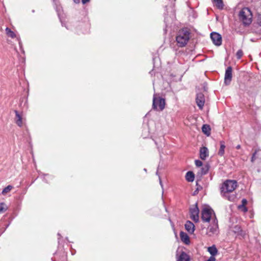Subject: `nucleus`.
Returning <instances> with one entry per match:
<instances>
[{"label":"nucleus","mask_w":261,"mask_h":261,"mask_svg":"<svg viewBox=\"0 0 261 261\" xmlns=\"http://www.w3.org/2000/svg\"><path fill=\"white\" fill-rule=\"evenodd\" d=\"M190 31L187 29H182L178 31L176 37L177 43L179 47L185 46L190 39Z\"/></svg>","instance_id":"nucleus-1"},{"label":"nucleus","mask_w":261,"mask_h":261,"mask_svg":"<svg viewBox=\"0 0 261 261\" xmlns=\"http://www.w3.org/2000/svg\"><path fill=\"white\" fill-rule=\"evenodd\" d=\"M237 186L238 184L236 180H226L221 188V193L225 195L228 193L232 192L236 189Z\"/></svg>","instance_id":"nucleus-2"},{"label":"nucleus","mask_w":261,"mask_h":261,"mask_svg":"<svg viewBox=\"0 0 261 261\" xmlns=\"http://www.w3.org/2000/svg\"><path fill=\"white\" fill-rule=\"evenodd\" d=\"M239 18L245 25L250 24L252 22V13L250 9L247 7L243 8L239 13Z\"/></svg>","instance_id":"nucleus-3"},{"label":"nucleus","mask_w":261,"mask_h":261,"mask_svg":"<svg viewBox=\"0 0 261 261\" xmlns=\"http://www.w3.org/2000/svg\"><path fill=\"white\" fill-rule=\"evenodd\" d=\"M216 216L214 211L209 206L204 207L201 211V219L204 222H209L212 221Z\"/></svg>","instance_id":"nucleus-4"},{"label":"nucleus","mask_w":261,"mask_h":261,"mask_svg":"<svg viewBox=\"0 0 261 261\" xmlns=\"http://www.w3.org/2000/svg\"><path fill=\"white\" fill-rule=\"evenodd\" d=\"M165 100L160 97H157L156 94L153 95L152 109L155 110L163 111L165 108Z\"/></svg>","instance_id":"nucleus-5"},{"label":"nucleus","mask_w":261,"mask_h":261,"mask_svg":"<svg viewBox=\"0 0 261 261\" xmlns=\"http://www.w3.org/2000/svg\"><path fill=\"white\" fill-rule=\"evenodd\" d=\"M218 220L216 217L215 216V218L213 220L212 224L210 225L207 228V233L211 236L214 234H216L218 232Z\"/></svg>","instance_id":"nucleus-6"},{"label":"nucleus","mask_w":261,"mask_h":261,"mask_svg":"<svg viewBox=\"0 0 261 261\" xmlns=\"http://www.w3.org/2000/svg\"><path fill=\"white\" fill-rule=\"evenodd\" d=\"M190 218L195 222L199 221V210L198 207L197 203H196L193 207L190 208Z\"/></svg>","instance_id":"nucleus-7"},{"label":"nucleus","mask_w":261,"mask_h":261,"mask_svg":"<svg viewBox=\"0 0 261 261\" xmlns=\"http://www.w3.org/2000/svg\"><path fill=\"white\" fill-rule=\"evenodd\" d=\"M211 38L215 45L220 46L222 44V37L219 33L216 32L211 33Z\"/></svg>","instance_id":"nucleus-8"},{"label":"nucleus","mask_w":261,"mask_h":261,"mask_svg":"<svg viewBox=\"0 0 261 261\" xmlns=\"http://www.w3.org/2000/svg\"><path fill=\"white\" fill-rule=\"evenodd\" d=\"M196 102L199 109L202 110L205 103V98L202 93L200 92L197 94Z\"/></svg>","instance_id":"nucleus-9"},{"label":"nucleus","mask_w":261,"mask_h":261,"mask_svg":"<svg viewBox=\"0 0 261 261\" xmlns=\"http://www.w3.org/2000/svg\"><path fill=\"white\" fill-rule=\"evenodd\" d=\"M232 79V68L229 66L227 68L225 73L224 83L228 85L230 84Z\"/></svg>","instance_id":"nucleus-10"},{"label":"nucleus","mask_w":261,"mask_h":261,"mask_svg":"<svg viewBox=\"0 0 261 261\" xmlns=\"http://www.w3.org/2000/svg\"><path fill=\"white\" fill-rule=\"evenodd\" d=\"M185 227L186 230L191 234H192L195 230L194 224L190 221H187L185 224Z\"/></svg>","instance_id":"nucleus-11"},{"label":"nucleus","mask_w":261,"mask_h":261,"mask_svg":"<svg viewBox=\"0 0 261 261\" xmlns=\"http://www.w3.org/2000/svg\"><path fill=\"white\" fill-rule=\"evenodd\" d=\"M208 156V150L207 147H203L200 149V158L204 160Z\"/></svg>","instance_id":"nucleus-12"},{"label":"nucleus","mask_w":261,"mask_h":261,"mask_svg":"<svg viewBox=\"0 0 261 261\" xmlns=\"http://www.w3.org/2000/svg\"><path fill=\"white\" fill-rule=\"evenodd\" d=\"M180 238L182 242L186 245H189L190 243V238L188 235L184 231H180L179 233Z\"/></svg>","instance_id":"nucleus-13"},{"label":"nucleus","mask_w":261,"mask_h":261,"mask_svg":"<svg viewBox=\"0 0 261 261\" xmlns=\"http://www.w3.org/2000/svg\"><path fill=\"white\" fill-rule=\"evenodd\" d=\"M177 261H190L189 256L185 252H182Z\"/></svg>","instance_id":"nucleus-14"},{"label":"nucleus","mask_w":261,"mask_h":261,"mask_svg":"<svg viewBox=\"0 0 261 261\" xmlns=\"http://www.w3.org/2000/svg\"><path fill=\"white\" fill-rule=\"evenodd\" d=\"M210 169V165L208 164H205L200 169V172L198 173L200 176L205 175L207 173Z\"/></svg>","instance_id":"nucleus-15"},{"label":"nucleus","mask_w":261,"mask_h":261,"mask_svg":"<svg viewBox=\"0 0 261 261\" xmlns=\"http://www.w3.org/2000/svg\"><path fill=\"white\" fill-rule=\"evenodd\" d=\"M186 179L189 182H192L195 178V175L192 171H188L186 174Z\"/></svg>","instance_id":"nucleus-16"},{"label":"nucleus","mask_w":261,"mask_h":261,"mask_svg":"<svg viewBox=\"0 0 261 261\" xmlns=\"http://www.w3.org/2000/svg\"><path fill=\"white\" fill-rule=\"evenodd\" d=\"M14 112L16 115V123L19 126H21L22 125L21 116L19 114L17 111L15 110Z\"/></svg>","instance_id":"nucleus-17"},{"label":"nucleus","mask_w":261,"mask_h":261,"mask_svg":"<svg viewBox=\"0 0 261 261\" xmlns=\"http://www.w3.org/2000/svg\"><path fill=\"white\" fill-rule=\"evenodd\" d=\"M207 251L211 255L213 256H215L218 253V250L215 245H213L212 246L208 247Z\"/></svg>","instance_id":"nucleus-18"},{"label":"nucleus","mask_w":261,"mask_h":261,"mask_svg":"<svg viewBox=\"0 0 261 261\" xmlns=\"http://www.w3.org/2000/svg\"><path fill=\"white\" fill-rule=\"evenodd\" d=\"M202 132L206 136H208L211 134V128L209 125L204 124L202 127Z\"/></svg>","instance_id":"nucleus-19"},{"label":"nucleus","mask_w":261,"mask_h":261,"mask_svg":"<svg viewBox=\"0 0 261 261\" xmlns=\"http://www.w3.org/2000/svg\"><path fill=\"white\" fill-rule=\"evenodd\" d=\"M225 148V143L223 141L220 142V148L218 152V154L223 156L224 154V149Z\"/></svg>","instance_id":"nucleus-20"},{"label":"nucleus","mask_w":261,"mask_h":261,"mask_svg":"<svg viewBox=\"0 0 261 261\" xmlns=\"http://www.w3.org/2000/svg\"><path fill=\"white\" fill-rule=\"evenodd\" d=\"M213 2L215 4L216 6L219 9H222L224 7L222 0H213Z\"/></svg>","instance_id":"nucleus-21"},{"label":"nucleus","mask_w":261,"mask_h":261,"mask_svg":"<svg viewBox=\"0 0 261 261\" xmlns=\"http://www.w3.org/2000/svg\"><path fill=\"white\" fill-rule=\"evenodd\" d=\"M6 33L7 35L12 38H14L16 37V35L14 32L11 30L9 28H6Z\"/></svg>","instance_id":"nucleus-22"},{"label":"nucleus","mask_w":261,"mask_h":261,"mask_svg":"<svg viewBox=\"0 0 261 261\" xmlns=\"http://www.w3.org/2000/svg\"><path fill=\"white\" fill-rule=\"evenodd\" d=\"M13 189V186L11 185H8L7 187L5 188L2 192V194L3 195H6L8 193H9L12 189Z\"/></svg>","instance_id":"nucleus-23"},{"label":"nucleus","mask_w":261,"mask_h":261,"mask_svg":"<svg viewBox=\"0 0 261 261\" xmlns=\"http://www.w3.org/2000/svg\"><path fill=\"white\" fill-rule=\"evenodd\" d=\"M7 210V206L4 202L0 203V213L5 212Z\"/></svg>","instance_id":"nucleus-24"},{"label":"nucleus","mask_w":261,"mask_h":261,"mask_svg":"<svg viewBox=\"0 0 261 261\" xmlns=\"http://www.w3.org/2000/svg\"><path fill=\"white\" fill-rule=\"evenodd\" d=\"M247 201L246 199H243L242 200V205L239 206V208L243 207L244 208V211L246 212L247 211V208L245 206V205L247 204Z\"/></svg>","instance_id":"nucleus-25"},{"label":"nucleus","mask_w":261,"mask_h":261,"mask_svg":"<svg viewBox=\"0 0 261 261\" xmlns=\"http://www.w3.org/2000/svg\"><path fill=\"white\" fill-rule=\"evenodd\" d=\"M243 55V52L241 49H239L236 53V57L238 59H240Z\"/></svg>","instance_id":"nucleus-26"},{"label":"nucleus","mask_w":261,"mask_h":261,"mask_svg":"<svg viewBox=\"0 0 261 261\" xmlns=\"http://www.w3.org/2000/svg\"><path fill=\"white\" fill-rule=\"evenodd\" d=\"M195 163L196 166L198 167H201L202 165V162L201 161L198 160H195Z\"/></svg>","instance_id":"nucleus-27"},{"label":"nucleus","mask_w":261,"mask_h":261,"mask_svg":"<svg viewBox=\"0 0 261 261\" xmlns=\"http://www.w3.org/2000/svg\"><path fill=\"white\" fill-rule=\"evenodd\" d=\"M164 22H165V25H166V29H165V31H166V28L169 24L168 18L167 17L165 18Z\"/></svg>","instance_id":"nucleus-28"},{"label":"nucleus","mask_w":261,"mask_h":261,"mask_svg":"<svg viewBox=\"0 0 261 261\" xmlns=\"http://www.w3.org/2000/svg\"><path fill=\"white\" fill-rule=\"evenodd\" d=\"M257 22L258 24L261 26V13L258 14L257 16Z\"/></svg>","instance_id":"nucleus-29"},{"label":"nucleus","mask_w":261,"mask_h":261,"mask_svg":"<svg viewBox=\"0 0 261 261\" xmlns=\"http://www.w3.org/2000/svg\"><path fill=\"white\" fill-rule=\"evenodd\" d=\"M257 153V151L256 150L254 153L252 154V156L251 157V161L252 162H253L254 160L255 159V155Z\"/></svg>","instance_id":"nucleus-30"},{"label":"nucleus","mask_w":261,"mask_h":261,"mask_svg":"<svg viewBox=\"0 0 261 261\" xmlns=\"http://www.w3.org/2000/svg\"><path fill=\"white\" fill-rule=\"evenodd\" d=\"M216 259L214 256H211L206 261H215Z\"/></svg>","instance_id":"nucleus-31"},{"label":"nucleus","mask_w":261,"mask_h":261,"mask_svg":"<svg viewBox=\"0 0 261 261\" xmlns=\"http://www.w3.org/2000/svg\"><path fill=\"white\" fill-rule=\"evenodd\" d=\"M89 1L90 0H82V2L83 4H85L87 3H88V2H89Z\"/></svg>","instance_id":"nucleus-32"},{"label":"nucleus","mask_w":261,"mask_h":261,"mask_svg":"<svg viewBox=\"0 0 261 261\" xmlns=\"http://www.w3.org/2000/svg\"><path fill=\"white\" fill-rule=\"evenodd\" d=\"M228 200H230V201H233L234 199V198L233 197H228Z\"/></svg>","instance_id":"nucleus-33"},{"label":"nucleus","mask_w":261,"mask_h":261,"mask_svg":"<svg viewBox=\"0 0 261 261\" xmlns=\"http://www.w3.org/2000/svg\"><path fill=\"white\" fill-rule=\"evenodd\" d=\"M159 180H160V184L161 186L162 187V188H163L162 182V180H161V178L160 177H159Z\"/></svg>","instance_id":"nucleus-34"},{"label":"nucleus","mask_w":261,"mask_h":261,"mask_svg":"<svg viewBox=\"0 0 261 261\" xmlns=\"http://www.w3.org/2000/svg\"><path fill=\"white\" fill-rule=\"evenodd\" d=\"M17 39H18V40L19 41V45L20 46V47L21 48V46H22V43H21V41H20V40L18 38Z\"/></svg>","instance_id":"nucleus-35"},{"label":"nucleus","mask_w":261,"mask_h":261,"mask_svg":"<svg viewBox=\"0 0 261 261\" xmlns=\"http://www.w3.org/2000/svg\"><path fill=\"white\" fill-rule=\"evenodd\" d=\"M74 2L76 4H78L80 3V0H73Z\"/></svg>","instance_id":"nucleus-36"},{"label":"nucleus","mask_w":261,"mask_h":261,"mask_svg":"<svg viewBox=\"0 0 261 261\" xmlns=\"http://www.w3.org/2000/svg\"><path fill=\"white\" fill-rule=\"evenodd\" d=\"M240 148H241V145H237V147H236V148H237V149H240Z\"/></svg>","instance_id":"nucleus-37"},{"label":"nucleus","mask_w":261,"mask_h":261,"mask_svg":"<svg viewBox=\"0 0 261 261\" xmlns=\"http://www.w3.org/2000/svg\"><path fill=\"white\" fill-rule=\"evenodd\" d=\"M235 228H237V230H238V231H239V230L240 229V227H238L237 226H236Z\"/></svg>","instance_id":"nucleus-38"},{"label":"nucleus","mask_w":261,"mask_h":261,"mask_svg":"<svg viewBox=\"0 0 261 261\" xmlns=\"http://www.w3.org/2000/svg\"><path fill=\"white\" fill-rule=\"evenodd\" d=\"M196 185L197 186L198 185V181H196Z\"/></svg>","instance_id":"nucleus-39"},{"label":"nucleus","mask_w":261,"mask_h":261,"mask_svg":"<svg viewBox=\"0 0 261 261\" xmlns=\"http://www.w3.org/2000/svg\"><path fill=\"white\" fill-rule=\"evenodd\" d=\"M144 170L145 171H146V169H144Z\"/></svg>","instance_id":"nucleus-40"}]
</instances>
